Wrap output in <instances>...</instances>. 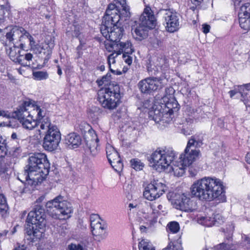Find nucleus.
Listing matches in <instances>:
<instances>
[{"mask_svg": "<svg viewBox=\"0 0 250 250\" xmlns=\"http://www.w3.org/2000/svg\"><path fill=\"white\" fill-rule=\"evenodd\" d=\"M239 25L245 30H250V17L238 15Z\"/></svg>", "mask_w": 250, "mask_h": 250, "instance_id": "c756f323", "label": "nucleus"}, {"mask_svg": "<svg viewBox=\"0 0 250 250\" xmlns=\"http://www.w3.org/2000/svg\"><path fill=\"white\" fill-rule=\"evenodd\" d=\"M194 197L200 200L218 202L226 201L223 182L216 177H205L195 181L190 187V193H183L175 201L179 209L186 212H192L197 209V202Z\"/></svg>", "mask_w": 250, "mask_h": 250, "instance_id": "f257e3e1", "label": "nucleus"}, {"mask_svg": "<svg viewBox=\"0 0 250 250\" xmlns=\"http://www.w3.org/2000/svg\"><path fill=\"white\" fill-rule=\"evenodd\" d=\"M18 179L19 180L21 181L22 183H24L25 182V185H30V186H36L37 184L31 185L28 184L27 181L25 180V170H24V173L20 174V175L18 177Z\"/></svg>", "mask_w": 250, "mask_h": 250, "instance_id": "864d4df0", "label": "nucleus"}, {"mask_svg": "<svg viewBox=\"0 0 250 250\" xmlns=\"http://www.w3.org/2000/svg\"><path fill=\"white\" fill-rule=\"evenodd\" d=\"M8 117L9 115L7 114V112L4 110H0V117Z\"/></svg>", "mask_w": 250, "mask_h": 250, "instance_id": "e2e57ef3", "label": "nucleus"}, {"mask_svg": "<svg viewBox=\"0 0 250 250\" xmlns=\"http://www.w3.org/2000/svg\"><path fill=\"white\" fill-rule=\"evenodd\" d=\"M158 17L163 21L166 30L171 33L176 31L179 28L177 13L172 9H160L157 13Z\"/></svg>", "mask_w": 250, "mask_h": 250, "instance_id": "9d476101", "label": "nucleus"}, {"mask_svg": "<svg viewBox=\"0 0 250 250\" xmlns=\"http://www.w3.org/2000/svg\"><path fill=\"white\" fill-rule=\"evenodd\" d=\"M34 110H36L37 112V118L39 121L46 117H45V111L43 109L41 108V107L38 105H36Z\"/></svg>", "mask_w": 250, "mask_h": 250, "instance_id": "49530a36", "label": "nucleus"}, {"mask_svg": "<svg viewBox=\"0 0 250 250\" xmlns=\"http://www.w3.org/2000/svg\"><path fill=\"white\" fill-rule=\"evenodd\" d=\"M7 153L6 141L0 136V157H4Z\"/></svg>", "mask_w": 250, "mask_h": 250, "instance_id": "ea45409f", "label": "nucleus"}, {"mask_svg": "<svg viewBox=\"0 0 250 250\" xmlns=\"http://www.w3.org/2000/svg\"><path fill=\"white\" fill-rule=\"evenodd\" d=\"M175 156V152L172 149L159 148L152 153L149 161L153 163V166L165 169L170 166Z\"/></svg>", "mask_w": 250, "mask_h": 250, "instance_id": "1a4fd4ad", "label": "nucleus"}, {"mask_svg": "<svg viewBox=\"0 0 250 250\" xmlns=\"http://www.w3.org/2000/svg\"><path fill=\"white\" fill-rule=\"evenodd\" d=\"M234 6L236 8L237 6L239 5L240 3L242 1V0H231Z\"/></svg>", "mask_w": 250, "mask_h": 250, "instance_id": "0e129e2a", "label": "nucleus"}, {"mask_svg": "<svg viewBox=\"0 0 250 250\" xmlns=\"http://www.w3.org/2000/svg\"><path fill=\"white\" fill-rule=\"evenodd\" d=\"M167 229L173 233H177L180 229L179 224L177 222H171L167 226Z\"/></svg>", "mask_w": 250, "mask_h": 250, "instance_id": "a18cd8bd", "label": "nucleus"}, {"mask_svg": "<svg viewBox=\"0 0 250 250\" xmlns=\"http://www.w3.org/2000/svg\"><path fill=\"white\" fill-rule=\"evenodd\" d=\"M164 86L162 79L158 77H149L140 81L138 87L141 92L150 94Z\"/></svg>", "mask_w": 250, "mask_h": 250, "instance_id": "f8f14e48", "label": "nucleus"}, {"mask_svg": "<svg viewBox=\"0 0 250 250\" xmlns=\"http://www.w3.org/2000/svg\"><path fill=\"white\" fill-rule=\"evenodd\" d=\"M120 19L121 16L117 6L115 4L110 3L103 17L100 28L103 36L109 41L108 43L119 42L123 37L124 29L120 22Z\"/></svg>", "mask_w": 250, "mask_h": 250, "instance_id": "f03ea898", "label": "nucleus"}, {"mask_svg": "<svg viewBox=\"0 0 250 250\" xmlns=\"http://www.w3.org/2000/svg\"><path fill=\"white\" fill-rule=\"evenodd\" d=\"M110 164L116 171H120L123 168V164L120 157L117 160H113Z\"/></svg>", "mask_w": 250, "mask_h": 250, "instance_id": "37998d69", "label": "nucleus"}, {"mask_svg": "<svg viewBox=\"0 0 250 250\" xmlns=\"http://www.w3.org/2000/svg\"><path fill=\"white\" fill-rule=\"evenodd\" d=\"M21 148L20 146L13 147L9 150L7 149V153L6 155L14 158H18L21 155Z\"/></svg>", "mask_w": 250, "mask_h": 250, "instance_id": "f704fd0d", "label": "nucleus"}, {"mask_svg": "<svg viewBox=\"0 0 250 250\" xmlns=\"http://www.w3.org/2000/svg\"><path fill=\"white\" fill-rule=\"evenodd\" d=\"M29 103L27 102H24L17 108V116L20 122L22 124L23 127L28 130H32L37 125V121L33 120L27 112V106H29Z\"/></svg>", "mask_w": 250, "mask_h": 250, "instance_id": "dca6fc26", "label": "nucleus"}, {"mask_svg": "<svg viewBox=\"0 0 250 250\" xmlns=\"http://www.w3.org/2000/svg\"><path fill=\"white\" fill-rule=\"evenodd\" d=\"M46 215L42 207L36 205L29 213L27 217L26 222L40 229L44 228L46 225Z\"/></svg>", "mask_w": 250, "mask_h": 250, "instance_id": "2eb2a0df", "label": "nucleus"}, {"mask_svg": "<svg viewBox=\"0 0 250 250\" xmlns=\"http://www.w3.org/2000/svg\"><path fill=\"white\" fill-rule=\"evenodd\" d=\"M150 29L140 23L139 26H137L132 32L133 36L136 40L142 41L147 38L148 30Z\"/></svg>", "mask_w": 250, "mask_h": 250, "instance_id": "393cba45", "label": "nucleus"}, {"mask_svg": "<svg viewBox=\"0 0 250 250\" xmlns=\"http://www.w3.org/2000/svg\"><path fill=\"white\" fill-rule=\"evenodd\" d=\"M105 47L108 52L115 51L118 52L120 55L122 53L132 54L134 51L129 41L121 42L119 43H105Z\"/></svg>", "mask_w": 250, "mask_h": 250, "instance_id": "6ab92c4d", "label": "nucleus"}, {"mask_svg": "<svg viewBox=\"0 0 250 250\" xmlns=\"http://www.w3.org/2000/svg\"><path fill=\"white\" fill-rule=\"evenodd\" d=\"M212 219L214 220L213 221L214 223L213 225H218L220 224L221 222H223V217L219 214L214 215V217H212Z\"/></svg>", "mask_w": 250, "mask_h": 250, "instance_id": "8fccbe9b", "label": "nucleus"}, {"mask_svg": "<svg viewBox=\"0 0 250 250\" xmlns=\"http://www.w3.org/2000/svg\"><path fill=\"white\" fill-rule=\"evenodd\" d=\"M91 232L94 236L104 238L106 226L97 214H92L90 217Z\"/></svg>", "mask_w": 250, "mask_h": 250, "instance_id": "a211bd4d", "label": "nucleus"}, {"mask_svg": "<svg viewBox=\"0 0 250 250\" xmlns=\"http://www.w3.org/2000/svg\"><path fill=\"white\" fill-rule=\"evenodd\" d=\"M242 240L243 242L245 243V244L250 246V237L244 234H242Z\"/></svg>", "mask_w": 250, "mask_h": 250, "instance_id": "6e6d98bb", "label": "nucleus"}, {"mask_svg": "<svg viewBox=\"0 0 250 250\" xmlns=\"http://www.w3.org/2000/svg\"><path fill=\"white\" fill-rule=\"evenodd\" d=\"M67 250H84L83 247L80 244L71 243L68 245Z\"/></svg>", "mask_w": 250, "mask_h": 250, "instance_id": "09e8293b", "label": "nucleus"}, {"mask_svg": "<svg viewBox=\"0 0 250 250\" xmlns=\"http://www.w3.org/2000/svg\"><path fill=\"white\" fill-rule=\"evenodd\" d=\"M204 0H191L192 3L196 6H200Z\"/></svg>", "mask_w": 250, "mask_h": 250, "instance_id": "680f3d73", "label": "nucleus"}, {"mask_svg": "<svg viewBox=\"0 0 250 250\" xmlns=\"http://www.w3.org/2000/svg\"><path fill=\"white\" fill-rule=\"evenodd\" d=\"M210 26L208 24H203L202 25V31L205 34H207L209 32L210 30Z\"/></svg>", "mask_w": 250, "mask_h": 250, "instance_id": "052dcab7", "label": "nucleus"}, {"mask_svg": "<svg viewBox=\"0 0 250 250\" xmlns=\"http://www.w3.org/2000/svg\"><path fill=\"white\" fill-rule=\"evenodd\" d=\"M46 208L50 216L59 219L69 218L73 211L71 204L60 195L48 201L46 204Z\"/></svg>", "mask_w": 250, "mask_h": 250, "instance_id": "0eeeda50", "label": "nucleus"}, {"mask_svg": "<svg viewBox=\"0 0 250 250\" xmlns=\"http://www.w3.org/2000/svg\"><path fill=\"white\" fill-rule=\"evenodd\" d=\"M234 229V226L232 224L228 225L226 231L224 229H222L225 232V239L224 242L214 247L215 250H237V246L231 243Z\"/></svg>", "mask_w": 250, "mask_h": 250, "instance_id": "f3484780", "label": "nucleus"}, {"mask_svg": "<svg viewBox=\"0 0 250 250\" xmlns=\"http://www.w3.org/2000/svg\"><path fill=\"white\" fill-rule=\"evenodd\" d=\"M140 23L149 28L153 29L157 24L154 12L149 6H146L139 18Z\"/></svg>", "mask_w": 250, "mask_h": 250, "instance_id": "aec40b11", "label": "nucleus"}, {"mask_svg": "<svg viewBox=\"0 0 250 250\" xmlns=\"http://www.w3.org/2000/svg\"><path fill=\"white\" fill-rule=\"evenodd\" d=\"M61 140V134L57 126H52L46 131L43 138L42 146L48 151L57 149Z\"/></svg>", "mask_w": 250, "mask_h": 250, "instance_id": "9b49d317", "label": "nucleus"}, {"mask_svg": "<svg viewBox=\"0 0 250 250\" xmlns=\"http://www.w3.org/2000/svg\"><path fill=\"white\" fill-rule=\"evenodd\" d=\"M246 161L248 163L250 164V152L247 153L246 156Z\"/></svg>", "mask_w": 250, "mask_h": 250, "instance_id": "338daca9", "label": "nucleus"}, {"mask_svg": "<svg viewBox=\"0 0 250 250\" xmlns=\"http://www.w3.org/2000/svg\"><path fill=\"white\" fill-rule=\"evenodd\" d=\"M13 250H27L26 247L24 245H20L17 243Z\"/></svg>", "mask_w": 250, "mask_h": 250, "instance_id": "13d9d810", "label": "nucleus"}, {"mask_svg": "<svg viewBox=\"0 0 250 250\" xmlns=\"http://www.w3.org/2000/svg\"><path fill=\"white\" fill-rule=\"evenodd\" d=\"M64 143L69 148H76L81 143V137L75 133H70L65 137Z\"/></svg>", "mask_w": 250, "mask_h": 250, "instance_id": "a878e982", "label": "nucleus"}, {"mask_svg": "<svg viewBox=\"0 0 250 250\" xmlns=\"http://www.w3.org/2000/svg\"><path fill=\"white\" fill-rule=\"evenodd\" d=\"M121 98L119 85L110 83L104 88L99 90L98 100L104 108L111 110L115 109L120 103Z\"/></svg>", "mask_w": 250, "mask_h": 250, "instance_id": "423d86ee", "label": "nucleus"}, {"mask_svg": "<svg viewBox=\"0 0 250 250\" xmlns=\"http://www.w3.org/2000/svg\"><path fill=\"white\" fill-rule=\"evenodd\" d=\"M214 220L212 219V217L208 216H199L198 217L197 221L199 224L211 227L213 226Z\"/></svg>", "mask_w": 250, "mask_h": 250, "instance_id": "2f4dec72", "label": "nucleus"}, {"mask_svg": "<svg viewBox=\"0 0 250 250\" xmlns=\"http://www.w3.org/2000/svg\"><path fill=\"white\" fill-rule=\"evenodd\" d=\"M44 231V228L42 229L39 228V227H36L35 225H33L32 226V234L33 238H30L31 239V242H35L36 239H40L42 236V234Z\"/></svg>", "mask_w": 250, "mask_h": 250, "instance_id": "c9c22d12", "label": "nucleus"}, {"mask_svg": "<svg viewBox=\"0 0 250 250\" xmlns=\"http://www.w3.org/2000/svg\"><path fill=\"white\" fill-rule=\"evenodd\" d=\"M108 161L109 163H111L113 160H117L119 158H120V155L118 152L116 151L115 152H113V153L109 155L107 157Z\"/></svg>", "mask_w": 250, "mask_h": 250, "instance_id": "3c124183", "label": "nucleus"}, {"mask_svg": "<svg viewBox=\"0 0 250 250\" xmlns=\"http://www.w3.org/2000/svg\"><path fill=\"white\" fill-rule=\"evenodd\" d=\"M4 11L1 5L0 6V23H2L4 20Z\"/></svg>", "mask_w": 250, "mask_h": 250, "instance_id": "bf43d9fd", "label": "nucleus"}, {"mask_svg": "<svg viewBox=\"0 0 250 250\" xmlns=\"http://www.w3.org/2000/svg\"><path fill=\"white\" fill-rule=\"evenodd\" d=\"M138 247L139 250H147L153 248L150 242L145 239L142 240L139 242Z\"/></svg>", "mask_w": 250, "mask_h": 250, "instance_id": "79ce46f5", "label": "nucleus"}, {"mask_svg": "<svg viewBox=\"0 0 250 250\" xmlns=\"http://www.w3.org/2000/svg\"><path fill=\"white\" fill-rule=\"evenodd\" d=\"M25 168V180L31 185L41 183L48 174L50 163L46 155L38 153L29 156Z\"/></svg>", "mask_w": 250, "mask_h": 250, "instance_id": "7ed1b4c3", "label": "nucleus"}, {"mask_svg": "<svg viewBox=\"0 0 250 250\" xmlns=\"http://www.w3.org/2000/svg\"><path fill=\"white\" fill-rule=\"evenodd\" d=\"M7 234L10 235L9 231L8 230H4L2 233H0V235L1 236H5Z\"/></svg>", "mask_w": 250, "mask_h": 250, "instance_id": "774afa93", "label": "nucleus"}, {"mask_svg": "<svg viewBox=\"0 0 250 250\" xmlns=\"http://www.w3.org/2000/svg\"><path fill=\"white\" fill-rule=\"evenodd\" d=\"M152 61L149 60V62L147 63L146 68L149 73H152L153 70L155 72L159 71V68L163 72L167 68V64L166 60L162 58H156L153 61V63H151Z\"/></svg>", "mask_w": 250, "mask_h": 250, "instance_id": "5701e85b", "label": "nucleus"}, {"mask_svg": "<svg viewBox=\"0 0 250 250\" xmlns=\"http://www.w3.org/2000/svg\"><path fill=\"white\" fill-rule=\"evenodd\" d=\"M12 47L6 48V53L9 56L10 59L14 62H15L21 53L20 49L15 44H13Z\"/></svg>", "mask_w": 250, "mask_h": 250, "instance_id": "c85d7f7f", "label": "nucleus"}, {"mask_svg": "<svg viewBox=\"0 0 250 250\" xmlns=\"http://www.w3.org/2000/svg\"><path fill=\"white\" fill-rule=\"evenodd\" d=\"M131 54L123 53V58L125 62L128 65H130L132 62V58L129 56Z\"/></svg>", "mask_w": 250, "mask_h": 250, "instance_id": "603ef678", "label": "nucleus"}, {"mask_svg": "<svg viewBox=\"0 0 250 250\" xmlns=\"http://www.w3.org/2000/svg\"><path fill=\"white\" fill-rule=\"evenodd\" d=\"M238 15L250 17V3H247L241 7Z\"/></svg>", "mask_w": 250, "mask_h": 250, "instance_id": "a19ab883", "label": "nucleus"}, {"mask_svg": "<svg viewBox=\"0 0 250 250\" xmlns=\"http://www.w3.org/2000/svg\"><path fill=\"white\" fill-rule=\"evenodd\" d=\"M111 75L107 73L106 75L104 76L101 79L97 80L96 82L99 85H102L105 83L108 82L110 80Z\"/></svg>", "mask_w": 250, "mask_h": 250, "instance_id": "de8ad7c7", "label": "nucleus"}, {"mask_svg": "<svg viewBox=\"0 0 250 250\" xmlns=\"http://www.w3.org/2000/svg\"><path fill=\"white\" fill-rule=\"evenodd\" d=\"M166 190L165 184L159 180H154L145 188L143 195L146 199L153 201L159 198Z\"/></svg>", "mask_w": 250, "mask_h": 250, "instance_id": "ddd939ff", "label": "nucleus"}, {"mask_svg": "<svg viewBox=\"0 0 250 250\" xmlns=\"http://www.w3.org/2000/svg\"><path fill=\"white\" fill-rule=\"evenodd\" d=\"M34 79L38 81L46 80L48 77V74L46 71H38L33 73Z\"/></svg>", "mask_w": 250, "mask_h": 250, "instance_id": "58836bf2", "label": "nucleus"}, {"mask_svg": "<svg viewBox=\"0 0 250 250\" xmlns=\"http://www.w3.org/2000/svg\"><path fill=\"white\" fill-rule=\"evenodd\" d=\"M39 125L42 130H46L47 131H48L52 126H57L55 125L51 124L50 120L47 117L44 119H42V120H39Z\"/></svg>", "mask_w": 250, "mask_h": 250, "instance_id": "473e14b6", "label": "nucleus"}, {"mask_svg": "<svg viewBox=\"0 0 250 250\" xmlns=\"http://www.w3.org/2000/svg\"><path fill=\"white\" fill-rule=\"evenodd\" d=\"M116 150L115 149V148L111 146L109 144H107L106 146V156H108L110 154L113 153V152H115Z\"/></svg>", "mask_w": 250, "mask_h": 250, "instance_id": "5fc2aeb1", "label": "nucleus"}, {"mask_svg": "<svg viewBox=\"0 0 250 250\" xmlns=\"http://www.w3.org/2000/svg\"><path fill=\"white\" fill-rule=\"evenodd\" d=\"M121 98L119 85L110 83L104 88L99 90L98 100L104 108L111 110L115 109L120 103Z\"/></svg>", "mask_w": 250, "mask_h": 250, "instance_id": "39448f33", "label": "nucleus"}, {"mask_svg": "<svg viewBox=\"0 0 250 250\" xmlns=\"http://www.w3.org/2000/svg\"><path fill=\"white\" fill-rule=\"evenodd\" d=\"M229 96L231 98H232L233 96L236 95L237 93H239L238 91V85L237 86H235L234 89L230 90L229 92Z\"/></svg>", "mask_w": 250, "mask_h": 250, "instance_id": "4d7b16f0", "label": "nucleus"}, {"mask_svg": "<svg viewBox=\"0 0 250 250\" xmlns=\"http://www.w3.org/2000/svg\"><path fill=\"white\" fill-rule=\"evenodd\" d=\"M203 139L198 136H191L183 153L180 155V161L185 166L189 167L201 156L200 151L197 149L202 144Z\"/></svg>", "mask_w": 250, "mask_h": 250, "instance_id": "6e6552de", "label": "nucleus"}, {"mask_svg": "<svg viewBox=\"0 0 250 250\" xmlns=\"http://www.w3.org/2000/svg\"><path fill=\"white\" fill-rule=\"evenodd\" d=\"M148 229V228L146 227L145 226H141L140 227V229L141 232H147V230Z\"/></svg>", "mask_w": 250, "mask_h": 250, "instance_id": "69168bd1", "label": "nucleus"}, {"mask_svg": "<svg viewBox=\"0 0 250 250\" xmlns=\"http://www.w3.org/2000/svg\"><path fill=\"white\" fill-rule=\"evenodd\" d=\"M6 30L7 31L5 35L6 40L13 44L23 39L25 31L23 28L17 26L6 28Z\"/></svg>", "mask_w": 250, "mask_h": 250, "instance_id": "412c9836", "label": "nucleus"}, {"mask_svg": "<svg viewBox=\"0 0 250 250\" xmlns=\"http://www.w3.org/2000/svg\"><path fill=\"white\" fill-rule=\"evenodd\" d=\"M153 108L149 113L153 120L165 125L172 121L174 113L179 110L180 105L174 98H171L165 104L155 105Z\"/></svg>", "mask_w": 250, "mask_h": 250, "instance_id": "20e7f679", "label": "nucleus"}, {"mask_svg": "<svg viewBox=\"0 0 250 250\" xmlns=\"http://www.w3.org/2000/svg\"><path fill=\"white\" fill-rule=\"evenodd\" d=\"M130 165L132 168L136 170H141L144 167V164L138 158L131 159Z\"/></svg>", "mask_w": 250, "mask_h": 250, "instance_id": "4c0bfd02", "label": "nucleus"}, {"mask_svg": "<svg viewBox=\"0 0 250 250\" xmlns=\"http://www.w3.org/2000/svg\"><path fill=\"white\" fill-rule=\"evenodd\" d=\"M9 208L5 197L2 195H0V213L2 215L6 214Z\"/></svg>", "mask_w": 250, "mask_h": 250, "instance_id": "e433bc0d", "label": "nucleus"}, {"mask_svg": "<svg viewBox=\"0 0 250 250\" xmlns=\"http://www.w3.org/2000/svg\"><path fill=\"white\" fill-rule=\"evenodd\" d=\"M188 166H185L183 165L182 162H179V164L177 166L174 165L171 166V168L173 171L174 175L178 177L182 176L185 173V169Z\"/></svg>", "mask_w": 250, "mask_h": 250, "instance_id": "7c9ffc66", "label": "nucleus"}, {"mask_svg": "<svg viewBox=\"0 0 250 250\" xmlns=\"http://www.w3.org/2000/svg\"><path fill=\"white\" fill-rule=\"evenodd\" d=\"M239 93L241 95L240 100L243 102L247 110L250 108V83L238 85Z\"/></svg>", "mask_w": 250, "mask_h": 250, "instance_id": "b1692460", "label": "nucleus"}, {"mask_svg": "<svg viewBox=\"0 0 250 250\" xmlns=\"http://www.w3.org/2000/svg\"><path fill=\"white\" fill-rule=\"evenodd\" d=\"M27 39L29 42L30 46L32 50H33L36 53L42 54L43 53L44 55L46 53V56L49 57L51 54V51L49 48V46L46 45V52L45 51V49L43 46H42L39 44H35V41L33 37L26 30L24 32V37L23 39Z\"/></svg>", "mask_w": 250, "mask_h": 250, "instance_id": "4be33fe9", "label": "nucleus"}, {"mask_svg": "<svg viewBox=\"0 0 250 250\" xmlns=\"http://www.w3.org/2000/svg\"><path fill=\"white\" fill-rule=\"evenodd\" d=\"M32 58L33 55L30 53H25L22 54L21 53L15 62L23 66H30Z\"/></svg>", "mask_w": 250, "mask_h": 250, "instance_id": "bb28decb", "label": "nucleus"}, {"mask_svg": "<svg viewBox=\"0 0 250 250\" xmlns=\"http://www.w3.org/2000/svg\"><path fill=\"white\" fill-rule=\"evenodd\" d=\"M150 208L152 210V213L154 214V218H157L158 214L165 212L163 206L161 204H158L154 203L150 204Z\"/></svg>", "mask_w": 250, "mask_h": 250, "instance_id": "72a5a7b5", "label": "nucleus"}, {"mask_svg": "<svg viewBox=\"0 0 250 250\" xmlns=\"http://www.w3.org/2000/svg\"><path fill=\"white\" fill-rule=\"evenodd\" d=\"M116 2V4H120L122 7V13H120L119 12V14L121 17H124L125 18V20H126L127 18H129L130 17V12H129V7L126 4V0H114Z\"/></svg>", "mask_w": 250, "mask_h": 250, "instance_id": "cd10ccee", "label": "nucleus"}, {"mask_svg": "<svg viewBox=\"0 0 250 250\" xmlns=\"http://www.w3.org/2000/svg\"><path fill=\"white\" fill-rule=\"evenodd\" d=\"M110 52H112V53L111 54H110L108 56V58H107L108 64L109 67L110 68V71L112 72L115 73V71L112 70L110 68L111 63H114L115 62V58H116L120 54H118V52H116L115 51H111Z\"/></svg>", "mask_w": 250, "mask_h": 250, "instance_id": "c03bdc74", "label": "nucleus"}, {"mask_svg": "<svg viewBox=\"0 0 250 250\" xmlns=\"http://www.w3.org/2000/svg\"><path fill=\"white\" fill-rule=\"evenodd\" d=\"M79 129L81 133L83 134L86 132L85 129H88V133L86 135L87 138H85V144L88 147L91 155L93 156H96L98 152V144L99 139L97 134L94 130H91L89 125L85 122H82L79 125Z\"/></svg>", "mask_w": 250, "mask_h": 250, "instance_id": "4468645a", "label": "nucleus"}]
</instances>
